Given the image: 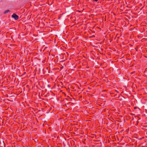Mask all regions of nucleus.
<instances>
[{
	"label": "nucleus",
	"mask_w": 147,
	"mask_h": 147,
	"mask_svg": "<svg viewBox=\"0 0 147 147\" xmlns=\"http://www.w3.org/2000/svg\"><path fill=\"white\" fill-rule=\"evenodd\" d=\"M12 18H14L16 20L18 19L19 18L18 16L15 13L13 14L12 15Z\"/></svg>",
	"instance_id": "obj_1"
},
{
	"label": "nucleus",
	"mask_w": 147,
	"mask_h": 147,
	"mask_svg": "<svg viewBox=\"0 0 147 147\" xmlns=\"http://www.w3.org/2000/svg\"><path fill=\"white\" fill-rule=\"evenodd\" d=\"M10 12V11L9 10H7L5 11L4 12V13L5 14H6L7 13H9Z\"/></svg>",
	"instance_id": "obj_2"
},
{
	"label": "nucleus",
	"mask_w": 147,
	"mask_h": 147,
	"mask_svg": "<svg viewBox=\"0 0 147 147\" xmlns=\"http://www.w3.org/2000/svg\"><path fill=\"white\" fill-rule=\"evenodd\" d=\"M139 123V121H136V125H138V124Z\"/></svg>",
	"instance_id": "obj_3"
},
{
	"label": "nucleus",
	"mask_w": 147,
	"mask_h": 147,
	"mask_svg": "<svg viewBox=\"0 0 147 147\" xmlns=\"http://www.w3.org/2000/svg\"><path fill=\"white\" fill-rule=\"evenodd\" d=\"M93 1H97L98 0H93Z\"/></svg>",
	"instance_id": "obj_4"
}]
</instances>
